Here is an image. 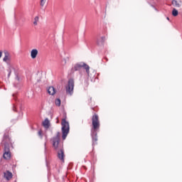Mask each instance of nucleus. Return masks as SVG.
Here are the masks:
<instances>
[{
  "mask_svg": "<svg viewBox=\"0 0 182 182\" xmlns=\"http://www.w3.org/2000/svg\"><path fill=\"white\" fill-rule=\"evenodd\" d=\"M92 129L91 136L92 138V145L95 146L97 141V131L100 129V121L99 120V115L95 114L92 117Z\"/></svg>",
  "mask_w": 182,
  "mask_h": 182,
  "instance_id": "nucleus-1",
  "label": "nucleus"
},
{
  "mask_svg": "<svg viewBox=\"0 0 182 182\" xmlns=\"http://www.w3.org/2000/svg\"><path fill=\"white\" fill-rule=\"evenodd\" d=\"M82 69H85L86 71V73L89 75L90 73V67L84 62L77 63L74 65V67L72 68V72H76L77 70H82Z\"/></svg>",
  "mask_w": 182,
  "mask_h": 182,
  "instance_id": "nucleus-2",
  "label": "nucleus"
},
{
  "mask_svg": "<svg viewBox=\"0 0 182 182\" xmlns=\"http://www.w3.org/2000/svg\"><path fill=\"white\" fill-rule=\"evenodd\" d=\"M62 126V133H63V140H65L66 137H68V134H69V122L66 121V118L62 119L61 122Z\"/></svg>",
  "mask_w": 182,
  "mask_h": 182,
  "instance_id": "nucleus-3",
  "label": "nucleus"
},
{
  "mask_svg": "<svg viewBox=\"0 0 182 182\" xmlns=\"http://www.w3.org/2000/svg\"><path fill=\"white\" fill-rule=\"evenodd\" d=\"M53 146L56 150V151L63 149V144H60V138L59 134L52 138Z\"/></svg>",
  "mask_w": 182,
  "mask_h": 182,
  "instance_id": "nucleus-4",
  "label": "nucleus"
},
{
  "mask_svg": "<svg viewBox=\"0 0 182 182\" xmlns=\"http://www.w3.org/2000/svg\"><path fill=\"white\" fill-rule=\"evenodd\" d=\"M75 87V81L73 80H69L68 84L65 87L67 95L72 96L73 95V89Z\"/></svg>",
  "mask_w": 182,
  "mask_h": 182,
  "instance_id": "nucleus-5",
  "label": "nucleus"
},
{
  "mask_svg": "<svg viewBox=\"0 0 182 182\" xmlns=\"http://www.w3.org/2000/svg\"><path fill=\"white\" fill-rule=\"evenodd\" d=\"M9 132L11 129H7L5 130L4 134L3 136L2 143L4 144H8V143H11V137L9 136Z\"/></svg>",
  "mask_w": 182,
  "mask_h": 182,
  "instance_id": "nucleus-6",
  "label": "nucleus"
},
{
  "mask_svg": "<svg viewBox=\"0 0 182 182\" xmlns=\"http://www.w3.org/2000/svg\"><path fill=\"white\" fill-rule=\"evenodd\" d=\"M3 158L4 160H10L11 159V150L9 147L5 146L4 147V152L3 154Z\"/></svg>",
  "mask_w": 182,
  "mask_h": 182,
  "instance_id": "nucleus-7",
  "label": "nucleus"
},
{
  "mask_svg": "<svg viewBox=\"0 0 182 182\" xmlns=\"http://www.w3.org/2000/svg\"><path fill=\"white\" fill-rule=\"evenodd\" d=\"M14 174H12V172L9 171H6L3 173V178H4V180H6V181L12 180Z\"/></svg>",
  "mask_w": 182,
  "mask_h": 182,
  "instance_id": "nucleus-8",
  "label": "nucleus"
},
{
  "mask_svg": "<svg viewBox=\"0 0 182 182\" xmlns=\"http://www.w3.org/2000/svg\"><path fill=\"white\" fill-rule=\"evenodd\" d=\"M58 152V158L59 159V160H60V161H62V163H65V150L63 149H59L58 151H57Z\"/></svg>",
  "mask_w": 182,
  "mask_h": 182,
  "instance_id": "nucleus-9",
  "label": "nucleus"
},
{
  "mask_svg": "<svg viewBox=\"0 0 182 182\" xmlns=\"http://www.w3.org/2000/svg\"><path fill=\"white\" fill-rule=\"evenodd\" d=\"M105 41H106L105 36L100 37L97 39L96 43L98 46H103V45H105Z\"/></svg>",
  "mask_w": 182,
  "mask_h": 182,
  "instance_id": "nucleus-10",
  "label": "nucleus"
},
{
  "mask_svg": "<svg viewBox=\"0 0 182 182\" xmlns=\"http://www.w3.org/2000/svg\"><path fill=\"white\" fill-rule=\"evenodd\" d=\"M3 62H5L6 63H9V62H11V54H9L8 51H4Z\"/></svg>",
  "mask_w": 182,
  "mask_h": 182,
  "instance_id": "nucleus-11",
  "label": "nucleus"
},
{
  "mask_svg": "<svg viewBox=\"0 0 182 182\" xmlns=\"http://www.w3.org/2000/svg\"><path fill=\"white\" fill-rule=\"evenodd\" d=\"M171 4L175 8H181L182 6V1L181 0H172Z\"/></svg>",
  "mask_w": 182,
  "mask_h": 182,
  "instance_id": "nucleus-12",
  "label": "nucleus"
},
{
  "mask_svg": "<svg viewBox=\"0 0 182 182\" xmlns=\"http://www.w3.org/2000/svg\"><path fill=\"white\" fill-rule=\"evenodd\" d=\"M38 50L33 49L31 52V56L32 59H36V56H38Z\"/></svg>",
  "mask_w": 182,
  "mask_h": 182,
  "instance_id": "nucleus-13",
  "label": "nucleus"
},
{
  "mask_svg": "<svg viewBox=\"0 0 182 182\" xmlns=\"http://www.w3.org/2000/svg\"><path fill=\"white\" fill-rule=\"evenodd\" d=\"M43 127H45V129H49V127L50 126V122H49V119L48 118H46L43 122Z\"/></svg>",
  "mask_w": 182,
  "mask_h": 182,
  "instance_id": "nucleus-14",
  "label": "nucleus"
},
{
  "mask_svg": "<svg viewBox=\"0 0 182 182\" xmlns=\"http://www.w3.org/2000/svg\"><path fill=\"white\" fill-rule=\"evenodd\" d=\"M48 92L50 95H51V96H53V95H55L56 93V90H55V87H50L48 89Z\"/></svg>",
  "mask_w": 182,
  "mask_h": 182,
  "instance_id": "nucleus-15",
  "label": "nucleus"
},
{
  "mask_svg": "<svg viewBox=\"0 0 182 182\" xmlns=\"http://www.w3.org/2000/svg\"><path fill=\"white\" fill-rule=\"evenodd\" d=\"M172 15L173 16H177L178 15V11H177L176 9H173Z\"/></svg>",
  "mask_w": 182,
  "mask_h": 182,
  "instance_id": "nucleus-16",
  "label": "nucleus"
},
{
  "mask_svg": "<svg viewBox=\"0 0 182 182\" xmlns=\"http://www.w3.org/2000/svg\"><path fill=\"white\" fill-rule=\"evenodd\" d=\"M38 22H39V16H37L34 18L33 25L36 26V25H38Z\"/></svg>",
  "mask_w": 182,
  "mask_h": 182,
  "instance_id": "nucleus-17",
  "label": "nucleus"
},
{
  "mask_svg": "<svg viewBox=\"0 0 182 182\" xmlns=\"http://www.w3.org/2000/svg\"><path fill=\"white\" fill-rule=\"evenodd\" d=\"M45 4H46V0H41L40 1L41 6L42 7L45 6Z\"/></svg>",
  "mask_w": 182,
  "mask_h": 182,
  "instance_id": "nucleus-18",
  "label": "nucleus"
},
{
  "mask_svg": "<svg viewBox=\"0 0 182 182\" xmlns=\"http://www.w3.org/2000/svg\"><path fill=\"white\" fill-rule=\"evenodd\" d=\"M55 103L57 106L58 107L60 106V99L59 98L56 99Z\"/></svg>",
  "mask_w": 182,
  "mask_h": 182,
  "instance_id": "nucleus-19",
  "label": "nucleus"
},
{
  "mask_svg": "<svg viewBox=\"0 0 182 182\" xmlns=\"http://www.w3.org/2000/svg\"><path fill=\"white\" fill-rule=\"evenodd\" d=\"M38 134L40 137H42V131H38Z\"/></svg>",
  "mask_w": 182,
  "mask_h": 182,
  "instance_id": "nucleus-20",
  "label": "nucleus"
},
{
  "mask_svg": "<svg viewBox=\"0 0 182 182\" xmlns=\"http://www.w3.org/2000/svg\"><path fill=\"white\" fill-rule=\"evenodd\" d=\"M11 73H12V71L11 70V69H9L8 77H9V76H11Z\"/></svg>",
  "mask_w": 182,
  "mask_h": 182,
  "instance_id": "nucleus-21",
  "label": "nucleus"
},
{
  "mask_svg": "<svg viewBox=\"0 0 182 182\" xmlns=\"http://www.w3.org/2000/svg\"><path fill=\"white\" fill-rule=\"evenodd\" d=\"M2 58V51L0 50V59Z\"/></svg>",
  "mask_w": 182,
  "mask_h": 182,
  "instance_id": "nucleus-22",
  "label": "nucleus"
},
{
  "mask_svg": "<svg viewBox=\"0 0 182 182\" xmlns=\"http://www.w3.org/2000/svg\"><path fill=\"white\" fill-rule=\"evenodd\" d=\"M166 19H168V21H169L170 18L168 17H167Z\"/></svg>",
  "mask_w": 182,
  "mask_h": 182,
  "instance_id": "nucleus-23",
  "label": "nucleus"
}]
</instances>
